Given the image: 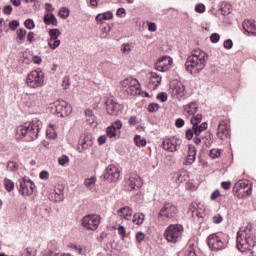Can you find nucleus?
Here are the masks:
<instances>
[{
    "mask_svg": "<svg viewBox=\"0 0 256 256\" xmlns=\"http://www.w3.org/2000/svg\"><path fill=\"white\" fill-rule=\"evenodd\" d=\"M209 56L203 50H194L185 63L186 71L191 75H197L205 69Z\"/></svg>",
    "mask_w": 256,
    "mask_h": 256,
    "instance_id": "nucleus-1",
    "label": "nucleus"
},
{
    "mask_svg": "<svg viewBox=\"0 0 256 256\" xmlns=\"http://www.w3.org/2000/svg\"><path fill=\"white\" fill-rule=\"evenodd\" d=\"M256 246V235L253 233L251 228H240L237 233V244L236 247L241 253L245 251H251Z\"/></svg>",
    "mask_w": 256,
    "mask_h": 256,
    "instance_id": "nucleus-2",
    "label": "nucleus"
},
{
    "mask_svg": "<svg viewBox=\"0 0 256 256\" xmlns=\"http://www.w3.org/2000/svg\"><path fill=\"white\" fill-rule=\"evenodd\" d=\"M39 123V121H33L28 125L25 124L18 126L16 129L17 137H19V139H23V137H27V133L32 137V139L39 137Z\"/></svg>",
    "mask_w": 256,
    "mask_h": 256,
    "instance_id": "nucleus-3",
    "label": "nucleus"
},
{
    "mask_svg": "<svg viewBox=\"0 0 256 256\" xmlns=\"http://www.w3.org/2000/svg\"><path fill=\"white\" fill-rule=\"evenodd\" d=\"M120 87L124 95H141V89L139 88V81L134 78H126L120 82Z\"/></svg>",
    "mask_w": 256,
    "mask_h": 256,
    "instance_id": "nucleus-4",
    "label": "nucleus"
},
{
    "mask_svg": "<svg viewBox=\"0 0 256 256\" xmlns=\"http://www.w3.org/2000/svg\"><path fill=\"white\" fill-rule=\"evenodd\" d=\"M26 83L31 89L43 87V84L45 83V74L41 69L33 70L28 74Z\"/></svg>",
    "mask_w": 256,
    "mask_h": 256,
    "instance_id": "nucleus-5",
    "label": "nucleus"
},
{
    "mask_svg": "<svg viewBox=\"0 0 256 256\" xmlns=\"http://www.w3.org/2000/svg\"><path fill=\"white\" fill-rule=\"evenodd\" d=\"M183 235V226L181 224H171L165 230V239L169 243H177Z\"/></svg>",
    "mask_w": 256,
    "mask_h": 256,
    "instance_id": "nucleus-6",
    "label": "nucleus"
},
{
    "mask_svg": "<svg viewBox=\"0 0 256 256\" xmlns=\"http://www.w3.org/2000/svg\"><path fill=\"white\" fill-rule=\"evenodd\" d=\"M101 223V218L95 214H88L82 218V227L90 231H97L99 224Z\"/></svg>",
    "mask_w": 256,
    "mask_h": 256,
    "instance_id": "nucleus-7",
    "label": "nucleus"
},
{
    "mask_svg": "<svg viewBox=\"0 0 256 256\" xmlns=\"http://www.w3.org/2000/svg\"><path fill=\"white\" fill-rule=\"evenodd\" d=\"M177 213H179L177 206L170 202H165L163 207L160 209L158 216L164 219H173L177 216Z\"/></svg>",
    "mask_w": 256,
    "mask_h": 256,
    "instance_id": "nucleus-8",
    "label": "nucleus"
},
{
    "mask_svg": "<svg viewBox=\"0 0 256 256\" xmlns=\"http://www.w3.org/2000/svg\"><path fill=\"white\" fill-rule=\"evenodd\" d=\"M201 121H203V116L201 114H197L191 118V123L193 125L192 127L195 135H201L203 131H207V122L201 123Z\"/></svg>",
    "mask_w": 256,
    "mask_h": 256,
    "instance_id": "nucleus-9",
    "label": "nucleus"
},
{
    "mask_svg": "<svg viewBox=\"0 0 256 256\" xmlns=\"http://www.w3.org/2000/svg\"><path fill=\"white\" fill-rule=\"evenodd\" d=\"M54 105L56 113H58L60 117H69V115H71V112L73 111L71 105L65 100H58L54 103Z\"/></svg>",
    "mask_w": 256,
    "mask_h": 256,
    "instance_id": "nucleus-10",
    "label": "nucleus"
},
{
    "mask_svg": "<svg viewBox=\"0 0 256 256\" xmlns=\"http://www.w3.org/2000/svg\"><path fill=\"white\" fill-rule=\"evenodd\" d=\"M208 247L211 251H221L225 249V243L216 234L208 236Z\"/></svg>",
    "mask_w": 256,
    "mask_h": 256,
    "instance_id": "nucleus-11",
    "label": "nucleus"
},
{
    "mask_svg": "<svg viewBox=\"0 0 256 256\" xmlns=\"http://www.w3.org/2000/svg\"><path fill=\"white\" fill-rule=\"evenodd\" d=\"M119 177H121V171L115 165H109L106 168V173L104 174V179L113 183L115 181H119Z\"/></svg>",
    "mask_w": 256,
    "mask_h": 256,
    "instance_id": "nucleus-12",
    "label": "nucleus"
},
{
    "mask_svg": "<svg viewBox=\"0 0 256 256\" xmlns=\"http://www.w3.org/2000/svg\"><path fill=\"white\" fill-rule=\"evenodd\" d=\"M123 106L115 101L113 98L106 100V111L109 115H119Z\"/></svg>",
    "mask_w": 256,
    "mask_h": 256,
    "instance_id": "nucleus-13",
    "label": "nucleus"
},
{
    "mask_svg": "<svg viewBox=\"0 0 256 256\" xmlns=\"http://www.w3.org/2000/svg\"><path fill=\"white\" fill-rule=\"evenodd\" d=\"M171 65H173V59H171V57L169 56H164L162 58H159V60L155 64V69L156 71L165 73V71H169Z\"/></svg>",
    "mask_w": 256,
    "mask_h": 256,
    "instance_id": "nucleus-14",
    "label": "nucleus"
},
{
    "mask_svg": "<svg viewBox=\"0 0 256 256\" xmlns=\"http://www.w3.org/2000/svg\"><path fill=\"white\" fill-rule=\"evenodd\" d=\"M34 189H35V183H33V181L25 180V179L20 181V187H19L20 195L31 196L33 195Z\"/></svg>",
    "mask_w": 256,
    "mask_h": 256,
    "instance_id": "nucleus-15",
    "label": "nucleus"
},
{
    "mask_svg": "<svg viewBox=\"0 0 256 256\" xmlns=\"http://www.w3.org/2000/svg\"><path fill=\"white\" fill-rule=\"evenodd\" d=\"M181 145V140L179 139H167L162 143L163 149L165 151H169L170 153H175V151H179V146Z\"/></svg>",
    "mask_w": 256,
    "mask_h": 256,
    "instance_id": "nucleus-16",
    "label": "nucleus"
},
{
    "mask_svg": "<svg viewBox=\"0 0 256 256\" xmlns=\"http://www.w3.org/2000/svg\"><path fill=\"white\" fill-rule=\"evenodd\" d=\"M197 157V148L193 144L188 145V154L183 162V165H193Z\"/></svg>",
    "mask_w": 256,
    "mask_h": 256,
    "instance_id": "nucleus-17",
    "label": "nucleus"
},
{
    "mask_svg": "<svg viewBox=\"0 0 256 256\" xmlns=\"http://www.w3.org/2000/svg\"><path fill=\"white\" fill-rule=\"evenodd\" d=\"M143 182H141V177L139 175L130 176L129 179L126 181V187H128V191H133L135 187H141Z\"/></svg>",
    "mask_w": 256,
    "mask_h": 256,
    "instance_id": "nucleus-18",
    "label": "nucleus"
},
{
    "mask_svg": "<svg viewBox=\"0 0 256 256\" xmlns=\"http://www.w3.org/2000/svg\"><path fill=\"white\" fill-rule=\"evenodd\" d=\"M149 83L148 87L150 89H156L161 85V76H159L156 72H150L148 74Z\"/></svg>",
    "mask_w": 256,
    "mask_h": 256,
    "instance_id": "nucleus-19",
    "label": "nucleus"
},
{
    "mask_svg": "<svg viewBox=\"0 0 256 256\" xmlns=\"http://www.w3.org/2000/svg\"><path fill=\"white\" fill-rule=\"evenodd\" d=\"M117 215L120 219H125L126 221H131V217H133V209L129 206H125L117 210Z\"/></svg>",
    "mask_w": 256,
    "mask_h": 256,
    "instance_id": "nucleus-20",
    "label": "nucleus"
},
{
    "mask_svg": "<svg viewBox=\"0 0 256 256\" xmlns=\"http://www.w3.org/2000/svg\"><path fill=\"white\" fill-rule=\"evenodd\" d=\"M80 145L81 147H78V151L79 153H83V151H86V149L93 146V141L91 140V137L85 136L84 138L80 139Z\"/></svg>",
    "mask_w": 256,
    "mask_h": 256,
    "instance_id": "nucleus-21",
    "label": "nucleus"
},
{
    "mask_svg": "<svg viewBox=\"0 0 256 256\" xmlns=\"http://www.w3.org/2000/svg\"><path fill=\"white\" fill-rule=\"evenodd\" d=\"M237 191L239 193H245L247 195H251L252 188L249 185L248 181H246V182L245 181H241V182L238 183Z\"/></svg>",
    "mask_w": 256,
    "mask_h": 256,
    "instance_id": "nucleus-22",
    "label": "nucleus"
},
{
    "mask_svg": "<svg viewBox=\"0 0 256 256\" xmlns=\"http://www.w3.org/2000/svg\"><path fill=\"white\" fill-rule=\"evenodd\" d=\"M173 93L177 97H184V95H185V85H183V83H181V82H177L176 84H174Z\"/></svg>",
    "mask_w": 256,
    "mask_h": 256,
    "instance_id": "nucleus-23",
    "label": "nucleus"
},
{
    "mask_svg": "<svg viewBox=\"0 0 256 256\" xmlns=\"http://www.w3.org/2000/svg\"><path fill=\"white\" fill-rule=\"evenodd\" d=\"M242 27L246 33H254L253 31L256 29V23L253 20H245L242 23Z\"/></svg>",
    "mask_w": 256,
    "mask_h": 256,
    "instance_id": "nucleus-24",
    "label": "nucleus"
},
{
    "mask_svg": "<svg viewBox=\"0 0 256 256\" xmlns=\"http://www.w3.org/2000/svg\"><path fill=\"white\" fill-rule=\"evenodd\" d=\"M44 23L45 25H53L54 27H57V18L55 17V14H45Z\"/></svg>",
    "mask_w": 256,
    "mask_h": 256,
    "instance_id": "nucleus-25",
    "label": "nucleus"
},
{
    "mask_svg": "<svg viewBox=\"0 0 256 256\" xmlns=\"http://www.w3.org/2000/svg\"><path fill=\"white\" fill-rule=\"evenodd\" d=\"M95 183H97V178L90 177L84 180V185L89 189L90 191H93L95 189Z\"/></svg>",
    "mask_w": 256,
    "mask_h": 256,
    "instance_id": "nucleus-26",
    "label": "nucleus"
},
{
    "mask_svg": "<svg viewBox=\"0 0 256 256\" xmlns=\"http://www.w3.org/2000/svg\"><path fill=\"white\" fill-rule=\"evenodd\" d=\"M109 19H113V13L111 12H106L104 14H99L96 16V21H98V23H103V21H109Z\"/></svg>",
    "mask_w": 256,
    "mask_h": 256,
    "instance_id": "nucleus-27",
    "label": "nucleus"
},
{
    "mask_svg": "<svg viewBox=\"0 0 256 256\" xmlns=\"http://www.w3.org/2000/svg\"><path fill=\"white\" fill-rule=\"evenodd\" d=\"M199 107L197 106V103H190L187 106H185V111L188 113V115H195L197 113Z\"/></svg>",
    "mask_w": 256,
    "mask_h": 256,
    "instance_id": "nucleus-28",
    "label": "nucleus"
},
{
    "mask_svg": "<svg viewBox=\"0 0 256 256\" xmlns=\"http://www.w3.org/2000/svg\"><path fill=\"white\" fill-rule=\"evenodd\" d=\"M85 115H86L87 124L88 125H95V115L93 114V111L86 110Z\"/></svg>",
    "mask_w": 256,
    "mask_h": 256,
    "instance_id": "nucleus-29",
    "label": "nucleus"
},
{
    "mask_svg": "<svg viewBox=\"0 0 256 256\" xmlns=\"http://www.w3.org/2000/svg\"><path fill=\"white\" fill-rule=\"evenodd\" d=\"M143 221H145V215L141 213L134 214L132 222L135 223V225H142Z\"/></svg>",
    "mask_w": 256,
    "mask_h": 256,
    "instance_id": "nucleus-30",
    "label": "nucleus"
},
{
    "mask_svg": "<svg viewBox=\"0 0 256 256\" xmlns=\"http://www.w3.org/2000/svg\"><path fill=\"white\" fill-rule=\"evenodd\" d=\"M48 33L50 36L48 40H51V41H55V39H59V36H61V31L57 28L50 29Z\"/></svg>",
    "mask_w": 256,
    "mask_h": 256,
    "instance_id": "nucleus-31",
    "label": "nucleus"
},
{
    "mask_svg": "<svg viewBox=\"0 0 256 256\" xmlns=\"http://www.w3.org/2000/svg\"><path fill=\"white\" fill-rule=\"evenodd\" d=\"M46 135L48 139H57V132L55 131V128L53 125H49L46 130Z\"/></svg>",
    "mask_w": 256,
    "mask_h": 256,
    "instance_id": "nucleus-32",
    "label": "nucleus"
},
{
    "mask_svg": "<svg viewBox=\"0 0 256 256\" xmlns=\"http://www.w3.org/2000/svg\"><path fill=\"white\" fill-rule=\"evenodd\" d=\"M220 15H229L231 13V5L230 4H222L220 10Z\"/></svg>",
    "mask_w": 256,
    "mask_h": 256,
    "instance_id": "nucleus-33",
    "label": "nucleus"
},
{
    "mask_svg": "<svg viewBox=\"0 0 256 256\" xmlns=\"http://www.w3.org/2000/svg\"><path fill=\"white\" fill-rule=\"evenodd\" d=\"M17 35H18V43H23L25 41V36L27 35V30L20 28L17 30Z\"/></svg>",
    "mask_w": 256,
    "mask_h": 256,
    "instance_id": "nucleus-34",
    "label": "nucleus"
},
{
    "mask_svg": "<svg viewBox=\"0 0 256 256\" xmlns=\"http://www.w3.org/2000/svg\"><path fill=\"white\" fill-rule=\"evenodd\" d=\"M134 141L137 147H145V145H147V140L141 138L139 135L135 136Z\"/></svg>",
    "mask_w": 256,
    "mask_h": 256,
    "instance_id": "nucleus-35",
    "label": "nucleus"
},
{
    "mask_svg": "<svg viewBox=\"0 0 256 256\" xmlns=\"http://www.w3.org/2000/svg\"><path fill=\"white\" fill-rule=\"evenodd\" d=\"M4 186L7 191H13L15 189V183L8 178L4 179Z\"/></svg>",
    "mask_w": 256,
    "mask_h": 256,
    "instance_id": "nucleus-36",
    "label": "nucleus"
},
{
    "mask_svg": "<svg viewBox=\"0 0 256 256\" xmlns=\"http://www.w3.org/2000/svg\"><path fill=\"white\" fill-rule=\"evenodd\" d=\"M22 256H37V250L28 247L23 251Z\"/></svg>",
    "mask_w": 256,
    "mask_h": 256,
    "instance_id": "nucleus-37",
    "label": "nucleus"
},
{
    "mask_svg": "<svg viewBox=\"0 0 256 256\" xmlns=\"http://www.w3.org/2000/svg\"><path fill=\"white\" fill-rule=\"evenodd\" d=\"M59 45H61V40L59 39H55V40H48V46L50 47V49H57V47H59Z\"/></svg>",
    "mask_w": 256,
    "mask_h": 256,
    "instance_id": "nucleus-38",
    "label": "nucleus"
},
{
    "mask_svg": "<svg viewBox=\"0 0 256 256\" xmlns=\"http://www.w3.org/2000/svg\"><path fill=\"white\" fill-rule=\"evenodd\" d=\"M7 169L12 172L19 171V164L17 162H8Z\"/></svg>",
    "mask_w": 256,
    "mask_h": 256,
    "instance_id": "nucleus-39",
    "label": "nucleus"
},
{
    "mask_svg": "<svg viewBox=\"0 0 256 256\" xmlns=\"http://www.w3.org/2000/svg\"><path fill=\"white\" fill-rule=\"evenodd\" d=\"M60 17L62 19H68L69 18V8L67 7H62L59 12Z\"/></svg>",
    "mask_w": 256,
    "mask_h": 256,
    "instance_id": "nucleus-40",
    "label": "nucleus"
},
{
    "mask_svg": "<svg viewBox=\"0 0 256 256\" xmlns=\"http://www.w3.org/2000/svg\"><path fill=\"white\" fill-rule=\"evenodd\" d=\"M115 128H112L111 126L106 129L107 136L110 137V139H113V137H117V133L115 132Z\"/></svg>",
    "mask_w": 256,
    "mask_h": 256,
    "instance_id": "nucleus-41",
    "label": "nucleus"
},
{
    "mask_svg": "<svg viewBox=\"0 0 256 256\" xmlns=\"http://www.w3.org/2000/svg\"><path fill=\"white\" fill-rule=\"evenodd\" d=\"M184 256H197V254L195 253V246L193 244H191L189 249L186 250Z\"/></svg>",
    "mask_w": 256,
    "mask_h": 256,
    "instance_id": "nucleus-42",
    "label": "nucleus"
},
{
    "mask_svg": "<svg viewBox=\"0 0 256 256\" xmlns=\"http://www.w3.org/2000/svg\"><path fill=\"white\" fill-rule=\"evenodd\" d=\"M132 50H133V46H132L131 44H129V43H124V44L122 45V51H123V53L129 54V53H131Z\"/></svg>",
    "mask_w": 256,
    "mask_h": 256,
    "instance_id": "nucleus-43",
    "label": "nucleus"
},
{
    "mask_svg": "<svg viewBox=\"0 0 256 256\" xmlns=\"http://www.w3.org/2000/svg\"><path fill=\"white\" fill-rule=\"evenodd\" d=\"M210 157L212 159H217L218 157H221V150H219V149H212L210 151Z\"/></svg>",
    "mask_w": 256,
    "mask_h": 256,
    "instance_id": "nucleus-44",
    "label": "nucleus"
},
{
    "mask_svg": "<svg viewBox=\"0 0 256 256\" xmlns=\"http://www.w3.org/2000/svg\"><path fill=\"white\" fill-rule=\"evenodd\" d=\"M58 163H59V165H62V166L67 165V163H69V157L66 155L59 157Z\"/></svg>",
    "mask_w": 256,
    "mask_h": 256,
    "instance_id": "nucleus-45",
    "label": "nucleus"
},
{
    "mask_svg": "<svg viewBox=\"0 0 256 256\" xmlns=\"http://www.w3.org/2000/svg\"><path fill=\"white\" fill-rule=\"evenodd\" d=\"M24 25L27 29H35V22L33 21V19H27L24 22Z\"/></svg>",
    "mask_w": 256,
    "mask_h": 256,
    "instance_id": "nucleus-46",
    "label": "nucleus"
},
{
    "mask_svg": "<svg viewBox=\"0 0 256 256\" xmlns=\"http://www.w3.org/2000/svg\"><path fill=\"white\" fill-rule=\"evenodd\" d=\"M111 127L114 129V131H117L123 127V123H121L120 120H116Z\"/></svg>",
    "mask_w": 256,
    "mask_h": 256,
    "instance_id": "nucleus-47",
    "label": "nucleus"
},
{
    "mask_svg": "<svg viewBox=\"0 0 256 256\" xmlns=\"http://www.w3.org/2000/svg\"><path fill=\"white\" fill-rule=\"evenodd\" d=\"M195 135V130L192 129H188L186 131V139H188V141H191V139H193V136Z\"/></svg>",
    "mask_w": 256,
    "mask_h": 256,
    "instance_id": "nucleus-48",
    "label": "nucleus"
},
{
    "mask_svg": "<svg viewBox=\"0 0 256 256\" xmlns=\"http://www.w3.org/2000/svg\"><path fill=\"white\" fill-rule=\"evenodd\" d=\"M219 39H221V36L218 33H214L210 36L212 43H219Z\"/></svg>",
    "mask_w": 256,
    "mask_h": 256,
    "instance_id": "nucleus-49",
    "label": "nucleus"
},
{
    "mask_svg": "<svg viewBox=\"0 0 256 256\" xmlns=\"http://www.w3.org/2000/svg\"><path fill=\"white\" fill-rule=\"evenodd\" d=\"M148 111H150V113H155V111H159V104H150L148 106Z\"/></svg>",
    "mask_w": 256,
    "mask_h": 256,
    "instance_id": "nucleus-50",
    "label": "nucleus"
},
{
    "mask_svg": "<svg viewBox=\"0 0 256 256\" xmlns=\"http://www.w3.org/2000/svg\"><path fill=\"white\" fill-rule=\"evenodd\" d=\"M136 239L138 243H142L145 240V234H143V232H138L136 234Z\"/></svg>",
    "mask_w": 256,
    "mask_h": 256,
    "instance_id": "nucleus-51",
    "label": "nucleus"
},
{
    "mask_svg": "<svg viewBox=\"0 0 256 256\" xmlns=\"http://www.w3.org/2000/svg\"><path fill=\"white\" fill-rule=\"evenodd\" d=\"M195 11L197 13H205V5L204 4H198L196 7H195Z\"/></svg>",
    "mask_w": 256,
    "mask_h": 256,
    "instance_id": "nucleus-52",
    "label": "nucleus"
},
{
    "mask_svg": "<svg viewBox=\"0 0 256 256\" xmlns=\"http://www.w3.org/2000/svg\"><path fill=\"white\" fill-rule=\"evenodd\" d=\"M175 125H176V127H178V129H181V127H183L185 125V120L178 118V119H176Z\"/></svg>",
    "mask_w": 256,
    "mask_h": 256,
    "instance_id": "nucleus-53",
    "label": "nucleus"
},
{
    "mask_svg": "<svg viewBox=\"0 0 256 256\" xmlns=\"http://www.w3.org/2000/svg\"><path fill=\"white\" fill-rule=\"evenodd\" d=\"M19 25V21L13 20L9 23V27L12 31H15L17 29V26Z\"/></svg>",
    "mask_w": 256,
    "mask_h": 256,
    "instance_id": "nucleus-54",
    "label": "nucleus"
},
{
    "mask_svg": "<svg viewBox=\"0 0 256 256\" xmlns=\"http://www.w3.org/2000/svg\"><path fill=\"white\" fill-rule=\"evenodd\" d=\"M148 30L155 33V31H157V24L153 22L148 23Z\"/></svg>",
    "mask_w": 256,
    "mask_h": 256,
    "instance_id": "nucleus-55",
    "label": "nucleus"
},
{
    "mask_svg": "<svg viewBox=\"0 0 256 256\" xmlns=\"http://www.w3.org/2000/svg\"><path fill=\"white\" fill-rule=\"evenodd\" d=\"M233 47V40L228 39L224 42V48L225 49H232Z\"/></svg>",
    "mask_w": 256,
    "mask_h": 256,
    "instance_id": "nucleus-56",
    "label": "nucleus"
},
{
    "mask_svg": "<svg viewBox=\"0 0 256 256\" xmlns=\"http://www.w3.org/2000/svg\"><path fill=\"white\" fill-rule=\"evenodd\" d=\"M225 129H227V124L225 123V121L220 122L218 125V131L223 133V131H225Z\"/></svg>",
    "mask_w": 256,
    "mask_h": 256,
    "instance_id": "nucleus-57",
    "label": "nucleus"
},
{
    "mask_svg": "<svg viewBox=\"0 0 256 256\" xmlns=\"http://www.w3.org/2000/svg\"><path fill=\"white\" fill-rule=\"evenodd\" d=\"M71 85V83L69 82V79L67 77H65L62 81V87L64 89H69V86Z\"/></svg>",
    "mask_w": 256,
    "mask_h": 256,
    "instance_id": "nucleus-58",
    "label": "nucleus"
},
{
    "mask_svg": "<svg viewBox=\"0 0 256 256\" xmlns=\"http://www.w3.org/2000/svg\"><path fill=\"white\" fill-rule=\"evenodd\" d=\"M157 99H160L162 103H165V101H167V93L162 92L158 94Z\"/></svg>",
    "mask_w": 256,
    "mask_h": 256,
    "instance_id": "nucleus-59",
    "label": "nucleus"
},
{
    "mask_svg": "<svg viewBox=\"0 0 256 256\" xmlns=\"http://www.w3.org/2000/svg\"><path fill=\"white\" fill-rule=\"evenodd\" d=\"M220 196H221V192L219 190H215L211 194V199H212V201H215V199H218Z\"/></svg>",
    "mask_w": 256,
    "mask_h": 256,
    "instance_id": "nucleus-60",
    "label": "nucleus"
},
{
    "mask_svg": "<svg viewBox=\"0 0 256 256\" xmlns=\"http://www.w3.org/2000/svg\"><path fill=\"white\" fill-rule=\"evenodd\" d=\"M39 177H40V179H45V180H47V179H49V172H48L47 170H44V171H42V172L40 173Z\"/></svg>",
    "mask_w": 256,
    "mask_h": 256,
    "instance_id": "nucleus-61",
    "label": "nucleus"
},
{
    "mask_svg": "<svg viewBox=\"0 0 256 256\" xmlns=\"http://www.w3.org/2000/svg\"><path fill=\"white\" fill-rule=\"evenodd\" d=\"M212 219H213V223H221V221H223V217L220 214L213 216Z\"/></svg>",
    "mask_w": 256,
    "mask_h": 256,
    "instance_id": "nucleus-62",
    "label": "nucleus"
},
{
    "mask_svg": "<svg viewBox=\"0 0 256 256\" xmlns=\"http://www.w3.org/2000/svg\"><path fill=\"white\" fill-rule=\"evenodd\" d=\"M129 125H137V116H131L128 120Z\"/></svg>",
    "mask_w": 256,
    "mask_h": 256,
    "instance_id": "nucleus-63",
    "label": "nucleus"
},
{
    "mask_svg": "<svg viewBox=\"0 0 256 256\" xmlns=\"http://www.w3.org/2000/svg\"><path fill=\"white\" fill-rule=\"evenodd\" d=\"M222 187L227 191L229 189H231V182L230 181H226V182H222Z\"/></svg>",
    "mask_w": 256,
    "mask_h": 256,
    "instance_id": "nucleus-64",
    "label": "nucleus"
}]
</instances>
